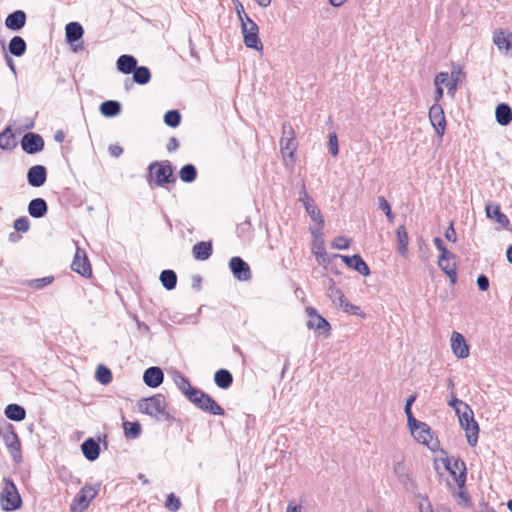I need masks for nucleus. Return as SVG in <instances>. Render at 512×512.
<instances>
[{
    "mask_svg": "<svg viewBox=\"0 0 512 512\" xmlns=\"http://www.w3.org/2000/svg\"><path fill=\"white\" fill-rule=\"evenodd\" d=\"M84 34L83 27L78 22H70L65 27L66 40L73 43L82 38Z\"/></svg>",
    "mask_w": 512,
    "mask_h": 512,
    "instance_id": "31",
    "label": "nucleus"
},
{
    "mask_svg": "<svg viewBox=\"0 0 512 512\" xmlns=\"http://www.w3.org/2000/svg\"><path fill=\"white\" fill-rule=\"evenodd\" d=\"M416 427H409L412 436L421 444L426 445L430 450L436 451L439 448V441L433 436L431 428L424 422L418 420Z\"/></svg>",
    "mask_w": 512,
    "mask_h": 512,
    "instance_id": "6",
    "label": "nucleus"
},
{
    "mask_svg": "<svg viewBox=\"0 0 512 512\" xmlns=\"http://www.w3.org/2000/svg\"><path fill=\"white\" fill-rule=\"evenodd\" d=\"M125 435L127 438H137L141 433V425L139 422H129L126 421L123 423Z\"/></svg>",
    "mask_w": 512,
    "mask_h": 512,
    "instance_id": "45",
    "label": "nucleus"
},
{
    "mask_svg": "<svg viewBox=\"0 0 512 512\" xmlns=\"http://www.w3.org/2000/svg\"><path fill=\"white\" fill-rule=\"evenodd\" d=\"M445 470L447 471H457L458 476L456 478V485L459 487V489H462L465 487L466 483V477H467V469L466 464L463 460L460 458H442L441 459Z\"/></svg>",
    "mask_w": 512,
    "mask_h": 512,
    "instance_id": "9",
    "label": "nucleus"
},
{
    "mask_svg": "<svg viewBox=\"0 0 512 512\" xmlns=\"http://www.w3.org/2000/svg\"><path fill=\"white\" fill-rule=\"evenodd\" d=\"M438 266L449 277L451 284H455L457 281L455 258L438 259Z\"/></svg>",
    "mask_w": 512,
    "mask_h": 512,
    "instance_id": "29",
    "label": "nucleus"
},
{
    "mask_svg": "<svg viewBox=\"0 0 512 512\" xmlns=\"http://www.w3.org/2000/svg\"><path fill=\"white\" fill-rule=\"evenodd\" d=\"M461 428L465 431L466 439L471 447H475L478 442L479 425L474 419V413L471 407L464 411H458L457 414Z\"/></svg>",
    "mask_w": 512,
    "mask_h": 512,
    "instance_id": "4",
    "label": "nucleus"
},
{
    "mask_svg": "<svg viewBox=\"0 0 512 512\" xmlns=\"http://www.w3.org/2000/svg\"><path fill=\"white\" fill-rule=\"evenodd\" d=\"M450 342L451 350L457 358L465 359L469 356V346L461 333L452 332Z\"/></svg>",
    "mask_w": 512,
    "mask_h": 512,
    "instance_id": "17",
    "label": "nucleus"
},
{
    "mask_svg": "<svg viewBox=\"0 0 512 512\" xmlns=\"http://www.w3.org/2000/svg\"><path fill=\"white\" fill-rule=\"evenodd\" d=\"M164 374L161 368L152 366L145 370L143 375L144 383L151 388L160 386L163 382Z\"/></svg>",
    "mask_w": 512,
    "mask_h": 512,
    "instance_id": "23",
    "label": "nucleus"
},
{
    "mask_svg": "<svg viewBox=\"0 0 512 512\" xmlns=\"http://www.w3.org/2000/svg\"><path fill=\"white\" fill-rule=\"evenodd\" d=\"M393 471L406 490L413 491L417 488L410 467L403 459L394 463Z\"/></svg>",
    "mask_w": 512,
    "mask_h": 512,
    "instance_id": "10",
    "label": "nucleus"
},
{
    "mask_svg": "<svg viewBox=\"0 0 512 512\" xmlns=\"http://www.w3.org/2000/svg\"><path fill=\"white\" fill-rule=\"evenodd\" d=\"M133 81L139 85L147 84L151 79V72L146 66H140L133 70Z\"/></svg>",
    "mask_w": 512,
    "mask_h": 512,
    "instance_id": "39",
    "label": "nucleus"
},
{
    "mask_svg": "<svg viewBox=\"0 0 512 512\" xmlns=\"http://www.w3.org/2000/svg\"><path fill=\"white\" fill-rule=\"evenodd\" d=\"M429 119L438 136H443L446 128V120L443 108L435 103L429 109Z\"/></svg>",
    "mask_w": 512,
    "mask_h": 512,
    "instance_id": "11",
    "label": "nucleus"
},
{
    "mask_svg": "<svg viewBox=\"0 0 512 512\" xmlns=\"http://www.w3.org/2000/svg\"><path fill=\"white\" fill-rule=\"evenodd\" d=\"M327 296L331 299V301L334 304L338 306L342 305L344 301L347 299L343 292L336 287L335 282L332 279L329 280Z\"/></svg>",
    "mask_w": 512,
    "mask_h": 512,
    "instance_id": "36",
    "label": "nucleus"
},
{
    "mask_svg": "<svg viewBox=\"0 0 512 512\" xmlns=\"http://www.w3.org/2000/svg\"><path fill=\"white\" fill-rule=\"evenodd\" d=\"M0 504L4 511H15L22 506V498L15 483L10 478L3 480Z\"/></svg>",
    "mask_w": 512,
    "mask_h": 512,
    "instance_id": "2",
    "label": "nucleus"
},
{
    "mask_svg": "<svg viewBox=\"0 0 512 512\" xmlns=\"http://www.w3.org/2000/svg\"><path fill=\"white\" fill-rule=\"evenodd\" d=\"M229 267L234 277L239 281H248L251 279L250 267L241 257H232L229 261Z\"/></svg>",
    "mask_w": 512,
    "mask_h": 512,
    "instance_id": "12",
    "label": "nucleus"
},
{
    "mask_svg": "<svg viewBox=\"0 0 512 512\" xmlns=\"http://www.w3.org/2000/svg\"><path fill=\"white\" fill-rule=\"evenodd\" d=\"M377 200H378L379 209L382 210L386 214L387 219L390 222H392L394 219V215L391 211L390 204L388 203L386 198L384 196H379Z\"/></svg>",
    "mask_w": 512,
    "mask_h": 512,
    "instance_id": "48",
    "label": "nucleus"
},
{
    "mask_svg": "<svg viewBox=\"0 0 512 512\" xmlns=\"http://www.w3.org/2000/svg\"><path fill=\"white\" fill-rule=\"evenodd\" d=\"M296 135L294 129L290 123L285 122L282 125V137L281 139L295 141Z\"/></svg>",
    "mask_w": 512,
    "mask_h": 512,
    "instance_id": "50",
    "label": "nucleus"
},
{
    "mask_svg": "<svg viewBox=\"0 0 512 512\" xmlns=\"http://www.w3.org/2000/svg\"><path fill=\"white\" fill-rule=\"evenodd\" d=\"M329 151L332 154V156H337L339 153V147H338V138L335 133H332L329 135Z\"/></svg>",
    "mask_w": 512,
    "mask_h": 512,
    "instance_id": "55",
    "label": "nucleus"
},
{
    "mask_svg": "<svg viewBox=\"0 0 512 512\" xmlns=\"http://www.w3.org/2000/svg\"><path fill=\"white\" fill-rule=\"evenodd\" d=\"M234 4H235L237 16H238L241 24L243 22H247V18H250V17L245 13L244 7L241 4V2L239 0H234Z\"/></svg>",
    "mask_w": 512,
    "mask_h": 512,
    "instance_id": "57",
    "label": "nucleus"
},
{
    "mask_svg": "<svg viewBox=\"0 0 512 512\" xmlns=\"http://www.w3.org/2000/svg\"><path fill=\"white\" fill-rule=\"evenodd\" d=\"M448 82H451V80H449V74L447 72H440L436 75L434 80L435 86L441 87L442 85H448Z\"/></svg>",
    "mask_w": 512,
    "mask_h": 512,
    "instance_id": "59",
    "label": "nucleus"
},
{
    "mask_svg": "<svg viewBox=\"0 0 512 512\" xmlns=\"http://www.w3.org/2000/svg\"><path fill=\"white\" fill-rule=\"evenodd\" d=\"M165 506L170 511L176 512L180 509V506H181L180 499L178 497H176L173 493H170L167 496Z\"/></svg>",
    "mask_w": 512,
    "mask_h": 512,
    "instance_id": "49",
    "label": "nucleus"
},
{
    "mask_svg": "<svg viewBox=\"0 0 512 512\" xmlns=\"http://www.w3.org/2000/svg\"><path fill=\"white\" fill-rule=\"evenodd\" d=\"M421 501L419 503V512H434L432 505L427 496L420 495Z\"/></svg>",
    "mask_w": 512,
    "mask_h": 512,
    "instance_id": "58",
    "label": "nucleus"
},
{
    "mask_svg": "<svg viewBox=\"0 0 512 512\" xmlns=\"http://www.w3.org/2000/svg\"><path fill=\"white\" fill-rule=\"evenodd\" d=\"M148 172L155 186L158 187H163L165 184L174 183L176 181L172 165L169 161L152 162L148 166Z\"/></svg>",
    "mask_w": 512,
    "mask_h": 512,
    "instance_id": "3",
    "label": "nucleus"
},
{
    "mask_svg": "<svg viewBox=\"0 0 512 512\" xmlns=\"http://www.w3.org/2000/svg\"><path fill=\"white\" fill-rule=\"evenodd\" d=\"M191 397L188 399L198 409L210 413L212 415H224V409L208 394L198 389L192 391Z\"/></svg>",
    "mask_w": 512,
    "mask_h": 512,
    "instance_id": "5",
    "label": "nucleus"
},
{
    "mask_svg": "<svg viewBox=\"0 0 512 512\" xmlns=\"http://www.w3.org/2000/svg\"><path fill=\"white\" fill-rule=\"evenodd\" d=\"M98 492L99 485H86L82 487L71 504V512H84Z\"/></svg>",
    "mask_w": 512,
    "mask_h": 512,
    "instance_id": "7",
    "label": "nucleus"
},
{
    "mask_svg": "<svg viewBox=\"0 0 512 512\" xmlns=\"http://www.w3.org/2000/svg\"><path fill=\"white\" fill-rule=\"evenodd\" d=\"M47 211V203L42 198H35L28 205L29 215L33 218H41L47 214Z\"/></svg>",
    "mask_w": 512,
    "mask_h": 512,
    "instance_id": "26",
    "label": "nucleus"
},
{
    "mask_svg": "<svg viewBox=\"0 0 512 512\" xmlns=\"http://www.w3.org/2000/svg\"><path fill=\"white\" fill-rule=\"evenodd\" d=\"M332 246L335 249L345 250L349 248L350 240L344 236H339L333 241Z\"/></svg>",
    "mask_w": 512,
    "mask_h": 512,
    "instance_id": "54",
    "label": "nucleus"
},
{
    "mask_svg": "<svg viewBox=\"0 0 512 512\" xmlns=\"http://www.w3.org/2000/svg\"><path fill=\"white\" fill-rule=\"evenodd\" d=\"M495 117L498 124L507 126L512 121V109L509 105L501 103L496 107Z\"/></svg>",
    "mask_w": 512,
    "mask_h": 512,
    "instance_id": "28",
    "label": "nucleus"
},
{
    "mask_svg": "<svg viewBox=\"0 0 512 512\" xmlns=\"http://www.w3.org/2000/svg\"><path fill=\"white\" fill-rule=\"evenodd\" d=\"M82 453L89 461H94L98 458L100 447L99 444L93 439L85 440L81 445Z\"/></svg>",
    "mask_w": 512,
    "mask_h": 512,
    "instance_id": "27",
    "label": "nucleus"
},
{
    "mask_svg": "<svg viewBox=\"0 0 512 512\" xmlns=\"http://www.w3.org/2000/svg\"><path fill=\"white\" fill-rule=\"evenodd\" d=\"M136 66L137 60L132 55H121L117 60V69L124 74L132 73Z\"/></svg>",
    "mask_w": 512,
    "mask_h": 512,
    "instance_id": "30",
    "label": "nucleus"
},
{
    "mask_svg": "<svg viewBox=\"0 0 512 512\" xmlns=\"http://www.w3.org/2000/svg\"><path fill=\"white\" fill-rule=\"evenodd\" d=\"M241 30L246 47L256 51L263 50V44L258 36V25L251 18H247V22L242 23Z\"/></svg>",
    "mask_w": 512,
    "mask_h": 512,
    "instance_id": "8",
    "label": "nucleus"
},
{
    "mask_svg": "<svg viewBox=\"0 0 512 512\" xmlns=\"http://www.w3.org/2000/svg\"><path fill=\"white\" fill-rule=\"evenodd\" d=\"M306 313L309 317L307 322L308 329H313L317 331L329 332L331 326L329 322L318 314L317 310L314 307H307Z\"/></svg>",
    "mask_w": 512,
    "mask_h": 512,
    "instance_id": "15",
    "label": "nucleus"
},
{
    "mask_svg": "<svg viewBox=\"0 0 512 512\" xmlns=\"http://www.w3.org/2000/svg\"><path fill=\"white\" fill-rule=\"evenodd\" d=\"M445 238L448 241L456 242L457 234H456V231L454 229L453 223H451L450 226L447 228V230L445 232Z\"/></svg>",
    "mask_w": 512,
    "mask_h": 512,
    "instance_id": "62",
    "label": "nucleus"
},
{
    "mask_svg": "<svg viewBox=\"0 0 512 512\" xmlns=\"http://www.w3.org/2000/svg\"><path fill=\"white\" fill-rule=\"evenodd\" d=\"M10 431L4 433L3 440L5 445L10 450L16 462L21 461V445L17 434L13 430V426L9 425Z\"/></svg>",
    "mask_w": 512,
    "mask_h": 512,
    "instance_id": "18",
    "label": "nucleus"
},
{
    "mask_svg": "<svg viewBox=\"0 0 512 512\" xmlns=\"http://www.w3.org/2000/svg\"><path fill=\"white\" fill-rule=\"evenodd\" d=\"M71 269L84 276L89 277L92 274L90 262L86 256V253L84 250L77 248L76 253L74 255V259L71 264Z\"/></svg>",
    "mask_w": 512,
    "mask_h": 512,
    "instance_id": "13",
    "label": "nucleus"
},
{
    "mask_svg": "<svg viewBox=\"0 0 512 512\" xmlns=\"http://www.w3.org/2000/svg\"><path fill=\"white\" fill-rule=\"evenodd\" d=\"M21 146L26 153L36 154L44 149V140L39 134L28 132L23 136Z\"/></svg>",
    "mask_w": 512,
    "mask_h": 512,
    "instance_id": "14",
    "label": "nucleus"
},
{
    "mask_svg": "<svg viewBox=\"0 0 512 512\" xmlns=\"http://www.w3.org/2000/svg\"><path fill=\"white\" fill-rule=\"evenodd\" d=\"M47 180V169L43 165H34L27 171V181L32 187H41Z\"/></svg>",
    "mask_w": 512,
    "mask_h": 512,
    "instance_id": "19",
    "label": "nucleus"
},
{
    "mask_svg": "<svg viewBox=\"0 0 512 512\" xmlns=\"http://www.w3.org/2000/svg\"><path fill=\"white\" fill-rule=\"evenodd\" d=\"M313 253L320 263L326 262L327 255L323 242H320L318 245L315 246V248L313 249Z\"/></svg>",
    "mask_w": 512,
    "mask_h": 512,
    "instance_id": "53",
    "label": "nucleus"
},
{
    "mask_svg": "<svg viewBox=\"0 0 512 512\" xmlns=\"http://www.w3.org/2000/svg\"><path fill=\"white\" fill-rule=\"evenodd\" d=\"M300 194V200L303 202L306 212L309 214V216L314 222H316L320 227H323L324 220L320 213V210L314 205L313 199L310 196H308L304 186Z\"/></svg>",
    "mask_w": 512,
    "mask_h": 512,
    "instance_id": "20",
    "label": "nucleus"
},
{
    "mask_svg": "<svg viewBox=\"0 0 512 512\" xmlns=\"http://www.w3.org/2000/svg\"><path fill=\"white\" fill-rule=\"evenodd\" d=\"M53 280H54V278L52 276L35 279V280L31 281V286L35 289H40V288H43L44 286L52 283Z\"/></svg>",
    "mask_w": 512,
    "mask_h": 512,
    "instance_id": "56",
    "label": "nucleus"
},
{
    "mask_svg": "<svg viewBox=\"0 0 512 512\" xmlns=\"http://www.w3.org/2000/svg\"><path fill=\"white\" fill-rule=\"evenodd\" d=\"M281 153L284 159H289L291 162L295 161L294 154L296 151V142L280 139Z\"/></svg>",
    "mask_w": 512,
    "mask_h": 512,
    "instance_id": "41",
    "label": "nucleus"
},
{
    "mask_svg": "<svg viewBox=\"0 0 512 512\" xmlns=\"http://www.w3.org/2000/svg\"><path fill=\"white\" fill-rule=\"evenodd\" d=\"M160 281L167 290H172L177 284V275L173 270H163L160 274Z\"/></svg>",
    "mask_w": 512,
    "mask_h": 512,
    "instance_id": "40",
    "label": "nucleus"
},
{
    "mask_svg": "<svg viewBox=\"0 0 512 512\" xmlns=\"http://www.w3.org/2000/svg\"><path fill=\"white\" fill-rule=\"evenodd\" d=\"M343 309L344 312L353 314V315H361V309L359 306L351 304L348 299L344 301L342 305L339 306Z\"/></svg>",
    "mask_w": 512,
    "mask_h": 512,
    "instance_id": "52",
    "label": "nucleus"
},
{
    "mask_svg": "<svg viewBox=\"0 0 512 512\" xmlns=\"http://www.w3.org/2000/svg\"><path fill=\"white\" fill-rule=\"evenodd\" d=\"M26 24V14L22 10L10 13L5 19V26L12 31L21 30Z\"/></svg>",
    "mask_w": 512,
    "mask_h": 512,
    "instance_id": "24",
    "label": "nucleus"
},
{
    "mask_svg": "<svg viewBox=\"0 0 512 512\" xmlns=\"http://www.w3.org/2000/svg\"><path fill=\"white\" fill-rule=\"evenodd\" d=\"M215 384L221 389H228L233 383V376L226 369H219L214 375Z\"/></svg>",
    "mask_w": 512,
    "mask_h": 512,
    "instance_id": "33",
    "label": "nucleus"
},
{
    "mask_svg": "<svg viewBox=\"0 0 512 512\" xmlns=\"http://www.w3.org/2000/svg\"><path fill=\"white\" fill-rule=\"evenodd\" d=\"M26 42L20 36H14L9 43V52L16 56L21 57L26 52Z\"/></svg>",
    "mask_w": 512,
    "mask_h": 512,
    "instance_id": "37",
    "label": "nucleus"
},
{
    "mask_svg": "<svg viewBox=\"0 0 512 512\" xmlns=\"http://www.w3.org/2000/svg\"><path fill=\"white\" fill-rule=\"evenodd\" d=\"M493 42L501 53L512 56L511 32L502 29L495 31L493 35Z\"/></svg>",
    "mask_w": 512,
    "mask_h": 512,
    "instance_id": "16",
    "label": "nucleus"
},
{
    "mask_svg": "<svg viewBox=\"0 0 512 512\" xmlns=\"http://www.w3.org/2000/svg\"><path fill=\"white\" fill-rule=\"evenodd\" d=\"M485 212L487 218L495 221L502 228H508L510 221L508 217L501 212L499 205L490 202L486 204Z\"/></svg>",
    "mask_w": 512,
    "mask_h": 512,
    "instance_id": "22",
    "label": "nucleus"
},
{
    "mask_svg": "<svg viewBox=\"0 0 512 512\" xmlns=\"http://www.w3.org/2000/svg\"><path fill=\"white\" fill-rule=\"evenodd\" d=\"M398 251L401 255H406L408 245V234L404 225H400L396 230Z\"/></svg>",
    "mask_w": 512,
    "mask_h": 512,
    "instance_id": "42",
    "label": "nucleus"
},
{
    "mask_svg": "<svg viewBox=\"0 0 512 512\" xmlns=\"http://www.w3.org/2000/svg\"><path fill=\"white\" fill-rule=\"evenodd\" d=\"M448 405L455 410L456 414H458V411H464L470 407L467 403L457 399L455 396H452L451 400L448 401Z\"/></svg>",
    "mask_w": 512,
    "mask_h": 512,
    "instance_id": "51",
    "label": "nucleus"
},
{
    "mask_svg": "<svg viewBox=\"0 0 512 512\" xmlns=\"http://www.w3.org/2000/svg\"><path fill=\"white\" fill-rule=\"evenodd\" d=\"M108 150L113 157H119L123 153V148L119 145H110Z\"/></svg>",
    "mask_w": 512,
    "mask_h": 512,
    "instance_id": "64",
    "label": "nucleus"
},
{
    "mask_svg": "<svg viewBox=\"0 0 512 512\" xmlns=\"http://www.w3.org/2000/svg\"><path fill=\"white\" fill-rule=\"evenodd\" d=\"M180 179L185 183L193 182L197 177V170L193 164L184 165L179 171Z\"/></svg>",
    "mask_w": 512,
    "mask_h": 512,
    "instance_id": "43",
    "label": "nucleus"
},
{
    "mask_svg": "<svg viewBox=\"0 0 512 512\" xmlns=\"http://www.w3.org/2000/svg\"><path fill=\"white\" fill-rule=\"evenodd\" d=\"M95 378L99 383L107 385L112 381V373L106 366L99 365L96 369Z\"/></svg>",
    "mask_w": 512,
    "mask_h": 512,
    "instance_id": "44",
    "label": "nucleus"
},
{
    "mask_svg": "<svg viewBox=\"0 0 512 512\" xmlns=\"http://www.w3.org/2000/svg\"><path fill=\"white\" fill-rule=\"evenodd\" d=\"M440 251V256L438 259H441V260H445V259H451V258H455V255L450 252L446 247L445 245L442 246L441 248L438 249Z\"/></svg>",
    "mask_w": 512,
    "mask_h": 512,
    "instance_id": "63",
    "label": "nucleus"
},
{
    "mask_svg": "<svg viewBox=\"0 0 512 512\" xmlns=\"http://www.w3.org/2000/svg\"><path fill=\"white\" fill-rule=\"evenodd\" d=\"M16 146L15 135L11 128L7 127L0 133V148L3 150H12Z\"/></svg>",
    "mask_w": 512,
    "mask_h": 512,
    "instance_id": "38",
    "label": "nucleus"
},
{
    "mask_svg": "<svg viewBox=\"0 0 512 512\" xmlns=\"http://www.w3.org/2000/svg\"><path fill=\"white\" fill-rule=\"evenodd\" d=\"M13 227L17 232L26 233L30 228V221L26 216L19 217L14 221Z\"/></svg>",
    "mask_w": 512,
    "mask_h": 512,
    "instance_id": "47",
    "label": "nucleus"
},
{
    "mask_svg": "<svg viewBox=\"0 0 512 512\" xmlns=\"http://www.w3.org/2000/svg\"><path fill=\"white\" fill-rule=\"evenodd\" d=\"M173 380L178 389L189 399L192 395V391H197L198 388H195L191 385L189 379L184 376L181 372L175 371L173 374Z\"/></svg>",
    "mask_w": 512,
    "mask_h": 512,
    "instance_id": "25",
    "label": "nucleus"
},
{
    "mask_svg": "<svg viewBox=\"0 0 512 512\" xmlns=\"http://www.w3.org/2000/svg\"><path fill=\"white\" fill-rule=\"evenodd\" d=\"M138 407L140 412L155 418L157 421H168L171 418L167 411L165 397L162 394L140 400Z\"/></svg>",
    "mask_w": 512,
    "mask_h": 512,
    "instance_id": "1",
    "label": "nucleus"
},
{
    "mask_svg": "<svg viewBox=\"0 0 512 512\" xmlns=\"http://www.w3.org/2000/svg\"><path fill=\"white\" fill-rule=\"evenodd\" d=\"M343 262L349 267L359 272L363 276H368L370 274V269L368 265L364 262L362 257L358 254L352 256L346 255H338Z\"/></svg>",
    "mask_w": 512,
    "mask_h": 512,
    "instance_id": "21",
    "label": "nucleus"
},
{
    "mask_svg": "<svg viewBox=\"0 0 512 512\" xmlns=\"http://www.w3.org/2000/svg\"><path fill=\"white\" fill-rule=\"evenodd\" d=\"M5 416L12 421H22L26 417L25 409L18 404H9L5 408Z\"/></svg>",
    "mask_w": 512,
    "mask_h": 512,
    "instance_id": "34",
    "label": "nucleus"
},
{
    "mask_svg": "<svg viewBox=\"0 0 512 512\" xmlns=\"http://www.w3.org/2000/svg\"><path fill=\"white\" fill-rule=\"evenodd\" d=\"M477 285L481 291H486L489 288V279L485 275L481 274L477 278Z\"/></svg>",
    "mask_w": 512,
    "mask_h": 512,
    "instance_id": "61",
    "label": "nucleus"
},
{
    "mask_svg": "<svg viewBox=\"0 0 512 512\" xmlns=\"http://www.w3.org/2000/svg\"><path fill=\"white\" fill-rule=\"evenodd\" d=\"M405 414L407 416L408 427H416L418 420L413 416L411 405L405 404Z\"/></svg>",
    "mask_w": 512,
    "mask_h": 512,
    "instance_id": "60",
    "label": "nucleus"
},
{
    "mask_svg": "<svg viewBox=\"0 0 512 512\" xmlns=\"http://www.w3.org/2000/svg\"><path fill=\"white\" fill-rule=\"evenodd\" d=\"M164 122L167 126L175 128L181 122V115L177 110H169L164 115Z\"/></svg>",
    "mask_w": 512,
    "mask_h": 512,
    "instance_id": "46",
    "label": "nucleus"
},
{
    "mask_svg": "<svg viewBox=\"0 0 512 512\" xmlns=\"http://www.w3.org/2000/svg\"><path fill=\"white\" fill-rule=\"evenodd\" d=\"M193 256L197 260H207L212 255V245L210 242H198L193 246Z\"/></svg>",
    "mask_w": 512,
    "mask_h": 512,
    "instance_id": "32",
    "label": "nucleus"
},
{
    "mask_svg": "<svg viewBox=\"0 0 512 512\" xmlns=\"http://www.w3.org/2000/svg\"><path fill=\"white\" fill-rule=\"evenodd\" d=\"M105 117H114L121 112V104L115 100L104 101L99 108Z\"/></svg>",
    "mask_w": 512,
    "mask_h": 512,
    "instance_id": "35",
    "label": "nucleus"
}]
</instances>
